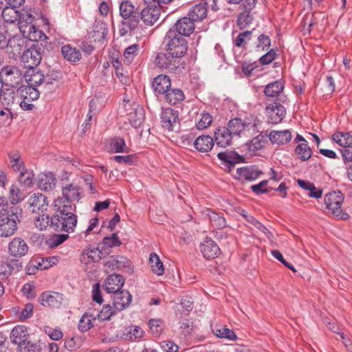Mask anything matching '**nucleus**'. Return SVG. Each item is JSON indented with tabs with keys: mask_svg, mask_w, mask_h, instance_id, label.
I'll list each match as a JSON object with an SVG mask.
<instances>
[{
	"mask_svg": "<svg viewBox=\"0 0 352 352\" xmlns=\"http://www.w3.org/2000/svg\"><path fill=\"white\" fill-rule=\"evenodd\" d=\"M161 14V6L146 7L141 12L140 17L146 25L152 26L157 23Z\"/></svg>",
	"mask_w": 352,
	"mask_h": 352,
	"instance_id": "14",
	"label": "nucleus"
},
{
	"mask_svg": "<svg viewBox=\"0 0 352 352\" xmlns=\"http://www.w3.org/2000/svg\"><path fill=\"white\" fill-rule=\"evenodd\" d=\"M164 50L180 58L187 52L188 42L186 38L178 34L173 29H170L166 34L164 41Z\"/></svg>",
	"mask_w": 352,
	"mask_h": 352,
	"instance_id": "2",
	"label": "nucleus"
},
{
	"mask_svg": "<svg viewBox=\"0 0 352 352\" xmlns=\"http://www.w3.org/2000/svg\"><path fill=\"white\" fill-rule=\"evenodd\" d=\"M343 200L344 196L340 191H333L327 194L324 197V204L327 208L331 210L332 214L336 217L346 220L349 219V215L341 209Z\"/></svg>",
	"mask_w": 352,
	"mask_h": 352,
	"instance_id": "4",
	"label": "nucleus"
},
{
	"mask_svg": "<svg viewBox=\"0 0 352 352\" xmlns=\"http://www.w3.org/2000/svg\"><path fill=\"white\" fill-rule=\"evenodd\" d=\"M21 98L28 101H34L39 98L38 89L30 85L22 86L17 89Z\"/></svg>",
	"mask_w": 352,
	"mask_h": 352,
	"instance_id": "34",
	"label": "nucleus"
},
{
	"mask_svg": "<svg viewBox=\"0 0 352 352\" xmlns=\"http://www.w3.org/2000/svg\"><path fill=\"white\" fill-rule=\"evenodd\" d=\"M28 209L32 212L47 210L48 201L47 197L42 193H34L28 198Z\"/></svg>",
	"mask_w": 352,
	"mask_h": 352,
	"instance_id": "11",
	"label": "nucleus"
},
{
	"mask_svg": "<svg viewBox=\"0 0 352 352\" xmlns=\"http://www.w3.org/2000/svg\"><path fill=\"white\" fill-rule=\"evenodd\" d=\"M218 158L224 162L230 172L234 165L243 161V157L234 151L219 152L217 153Z\"/></svg>",
	"mask_w": 352,
	"mask_h": 352,
	"instance_id": "21",
	"label": "nucleus"
},
{
	"mask_svg": "<svg viewBox=\"0 0 352 352\" xmlns=\"http://www.w3.org/2000/svg\"><path fill=\"white\" fill-rule=\"evenodd\" d=\"M105 254H109V252H103V250L100 249V246L96 248L87 247L81 253L80 261L85 265L96 263L101 260Z\"/></svg>",
	"mask_w": 352,
	"mask_h": 352,
	"instance_id": "10",
	"label": "nucleus"
},
{
	"mask_svg": "<svg viewBox=\"0 0 352 352\" xmlns=\"http://www.w3.org/2000/svg\"><path fill=\"white\" fill-rule=\"evenodd\" d=\"M180 58L170 52L160 53L155 58V65L161 69L175 72L179 65Z\"/></svg>",
	"mask_w": 352,
	"mask_h": 352,
	"instance_id": "9",
	"label": "nucleus"
},
{
	"mask_svg": "<svg viewBox=\"0 0 352 352\" xmlns=\"http://www.w3.org/2000/svg\"><path fill=\"white\" fill-rule=\"evenodd\" d=\"M124 279L122 276L113 274L109 275L106 278L103 284V287L107 293L113 294L120 290L121 287L124 285Z\"/></svg>",
	"mask_w": 352,
	"mask_h": 352,
	"instance_id": "19",
	"label": "nucleus"
},
{
	"mask_svg": "<svg viewBox=\"0 0 352 352\" xmlns=\"http://www.w3.org/2000/svg\"><path fill=\"white\" fill-rule=\"evenodd\" d=\"M265 110L269 122L274 124L280 123L285 115V108L280 103L270 104Z\"/></svg>",
	"mask_w": 352,
	"mask_h": 352,
	"instance_id": "12",
	"label": "nucleus"
},
{
	"mask_svg": "<svg viewBox=\"0 0 352 352\" xmlns=\"http://www.w3.org/2000/svg\"><path fill=\"white\" fill-rule=\"evenodd\" d=\"M164 98L170 104L175 105L184 99V94L179 89H169Z\"/></svg>",
	"mask_w": 352,
	"mask_h": 352,
	"instance_id": "38",
	"label": "nucleus"
},
{
	"mask_svg": "<svg viewBox=\"0 0 352 352\" xmlns=\"http://www.w3.org/2000/svg\"><path fill=\"white\" fill-rule=\"evenodd\" d=\"M104 265L107 273L113 270H124L131 273L133 270L131 261L123 256H111L104 261Z\"/></svg>",
	"mask_w": 352,
	"mask_h": 352,
	"instance_id": "8",
	"label": "nucleus"
},
{
	"mask_svg": "<svg viewBox=\"0 0 352 352\" xmlns=\"http://www.w3.org/2000/svg\"><path fill=\"white\" fill-rule=\"evenodd\" d=\"M256 123H246L243 122L241 118H234L230 120L226 126V129L230 131V133L234 137H238L241 133L245 131L246 129L250 130L252 128H256Z\"/></svg>",
	"mask_w": 352,
	"mask_h": 352,
	"instance_id": "17",
	"label": "nucleus"
},
{
	"mask_svg": "<svg viewBox=\"0 0 352 352\" xmlns=\"http://www.w3.org/2000/svg\"><path fill=\"white\" fill-rule=\"evenodd\" d=\"M243 217L247 221L254 226L256 228L259 229L261 231L264 232L269 238L272 235V233L265 227L262 223L257 221L254 217L250 214H243Z\"/></svg>",
	"mask_w": 352,
	"mask_h": 352,
	"instance_id": "54",
	"label": "nucleus"
},
{
	"mask_svg": "<svg viewBox=\"0 0 352 352\" xmlns=\"http://www.w3.org/2000/svg\"><path fill=\"white\" fill-rule=\"evenodd\" d=\"M194 146L198 151L206 153L213 147L214 140L210 135H201L195 140Z\"/></svg>",
	"mask_w": 352,
	"mask_h": 352,
	"instance_id": "30",
	"label": "nucleus"
},
{
	"mask_svg": "<svg viewBox=\"0 0 352 352\" xmlns=\"http://www.w3.org/2000/svg\"><path fill=\"white\" fill-rule=\"evenodd\" d=\"M143 334L144 331L140 327L138 326L130 327L128 329L126 333L124 334V338L126 340H133L142 338Z\"/></svg>",
	"mask_w": 352,
	"mask_h": 352,
	"instance_id": "51",
	"label": "nucleus"
},
{
	"mask_svg": "<svg viewBox=\"0 0 352 352\" xmlns=\"http://www.w3.org/2000/svg\"><path fill=\"white\" fill-rule=\"evenodd\" d=\"M112 149L115 153H127V147L126 146L125 142L122 138H116L113 140L112 143Z\"/></svg>",
	"mask_w": 352,
	"mask_h": 352,
	"instance_id": "61",
	"label": "nucleus"
},
{
	"mask_svg": "<svg viewBox=\"0 0 352 352\" xmlns=\"http://www.w3.org/2000/svg\"><path fill=\"white\" fill-rule=\"evenodd\" d=\"M295 153L301 161L308 160L312 155L311 149L307 143L299 144L295 149Z\"/></svg>",
	"mask_w": 352,
	"mask_h": 352,
	"instance_id": "44",
	"label": "nucleus"
},
{
	"mask_svg": "<svg viewBox=\"0 0 352 352\" xmlns=\"http://www.w3.org/2000/svg\"><path fill=\"white\" fill-rule=\"evenodd\" d=\"M56 209V214L51 217L50 228L54 231L67 232H72L77 223V217L74 214L76 206H67Z\"/></svg>",
	"mask_w": 352,
	"mask_h": 352,
	"instance_id": "1",
	"label": "nucleus"
},
{
	"mask_svg": "<svg viewBox=\"0 0 352 352\" xmlns=\"http://www.w3.org/2000/svg\"><path fill=\"white\" fill-rule=\"evenodd\" d=\"M144 115L142 109L135 110L133 113H130L129 121L132 126L138 127L143 120Z\"/></svg>",
	"mask_w": 352,
	"mask_h": 352,
	"instance_id": "57",
	"label": "nucleus"
},
{
	"mask_svg": "<svg viewBox=\"0 0 352 352\" xmlns=\"http://www.w3.org/2000/svg\"><path fill=\"white\" fill-rule=\"evenodd\" d=\"M267 133H261L248 143V150L252 152H256L261 150L267 142Z\"/></svg>",
	"mask_w": 352,
	"mask_h": 352,
	"instance_id": "33",
	"label": "nucleus"
},
{
	"mask_svg": "<svg viewBox=\"0 0 352 352\" xmlns=\"http://www.w3.org/2000/svg\"><path fill=\"white\" fill-rule=\"evenodd\" d=\"M34 16L28 11H23L19 14V28L23 33V30H28L30 26H34Z\"/></svg>",
	"mask_w": 352,
	"mask_h": 352,
	"instance_id": "39",
	"label": "nucleus"
},
{
	"mask_svg": "<svg viewBox=\"0 0 352 352\" xmlns=\"http://www.w3.org/2000/svg\"><path fill=\"white\" fill-rule=\"evenodd\" d=\"M206 3L196 4L189 10L188 16L195 22L202 21L207 15Z\"/></svg>",
	"mask_w": 352,
	"mask_h": 352,
	"instance_id": "29",
	"label": "nucleus"
},
{
	"mask_svg": "<svg viewBox=\"0 0 352 352\" xmlns=\"http://www.w3.org/2000/svg\"><path fill=\"white\" fill-rule=\"evenodd\" d=\"M17 229V223L16 219H11L9 217L3 218L0 220V236L8 237L14 234Z\"/></svg>",
	"mask_w": 352,
	"mask_h": 352,
	"instance_id": "27",
	"label": "nucleus"
},
{
	"mask_svg": "<svg viewBox=\"0 0 352 352\" xmlns=\"http://www.w3.org/2000/svg\"><path fill=\"white\" fill-rule=\"evenodd\" d=\"M34 175L32 172L22 171L19 177V182L25 187H30L33 184Z\"/></svg>",
	"mask_w": 352,
	"mask_h": 352,
	"instance_id": "55",
	"label": "nucleus"
},
{
	"mask_svg": "<svg viewBox=\"0 0 352 352\" xmlns=\"http://www.w3.org/2000/svg\"><path fill=\"white\" fill-rule=\"evenodd\" d=\"M200 251L207 259L214 258L220 254V249L218 245L210 239H206L200 245Z\"/></svg>",
	"mask_w": 352,
	"mask_h": 352,
	"instance_id": "23",
	"label": "nucleus"
},
{
	"mask_svg": "<svg viewBox=\"0 0 352 352\" xmlns=\"http://www.w3.org/2000/svg\"><path fill=\"white\" fill-rule=\"evenodd\" d=\"M229 3L239 4L241 8H246L248 10H253L255 7L256 0H227Z\"/></svg>",
	"mask_w": 352,
	"mask_h": 352,
	"instance_id": "63",
	"label": "nucleus"
},
{
	"mask_svg": "<svg viewBox=\"0 0 352 352\" xmlns=\"http://www.w3.org/2000/svg\"><path fill=\"white\" fill-rule=\"evenodd\" d=\"M44 47L42 43H36L27 49L21 56V61L25 68L34 69L42 59Z\"/></svg>",
	"mask_w": 352,
	"mask_h": 352,
	"instance_id": "5",
	"label": "nucleus"
},
{
	"mask_svg": "<svg viewBox=\"0 0 352 352\" xmlns=\"http://www.w3.org/2000/svg\"><path fill=\"white\" fill-rule=\"evenodd\" d=\"M56 183V177L52 173H41L38 175L37 186L41 190L50 191L55 188Z\"/></svg>",
	"mask_w": 352,
	"mask_h": 352,
	"instance_id": "26",
	"label": "nucleus"
},
{
	"mask_svg": "<svg viewBox=\"0 0 352 352\" xmlns=\"http://www.w3.org/2000/svg\"><path fill=\"white\" fill-rule=\"evenodd\" d=\"M2 83L12 88L17 87L22 81L23 74L19 68L14 65H6L0 71Z\"/></svg>",
	"mask_w": 352,
	"mask_h": 352,
	"instance_id": "6",
	"label": "nucleus"
},
{
	"mask_svg": "<svg viewBox=\"0 0 352 352\" xmlns=\"http://www.w3.org/2000/svg\"><path fill=\"white\" fill-rule=\"evenodd\" d=\"M12 119V112L8 106H0V120L3 124L10 123Z\"/></svg>",
	"mask_w": 352,
	"mask_h": 352,
	"instance_id": "60",
	"label": "nucleus"
},
{
	"mask_svg": "<svg viewBox=\"0 0 352 352\" xmlns=\"http://www.w3.org/2000/svg\"><path fill=\"white\" fill-rule=\"evenodd\" d=\"M139 45L138 44H133L128 47L124 53V60L127 64H130L133 60L134 57L137 55Z\"/></svg>",
	"mask_w": 352,
	"mask_h": 352,
	"instance_id": "56",
	"label": "nucleus"
},
{
	"mask_svg": "<svg viewBox=\"0 0 352 352\" xmlns=\"http://www.w3.org/2000/svg\"><path fill=\"white\" fill-rule=\"evenodd\" d=\"M111 298L114 309L122 311L131 304L132 296L128 291L120 290L112 294Z\"/></svg>",
	"mask_w": 352,
	"mask_h": 352,
	"instance_id": "13",
	"label": "nucleus"
},
{
	"mask_svg": "<svg viewBox=\"0 0 352 352\" xmlns=\"http://www.w3.org/2000/svg\"><path fill=\"white\" fill-rule=\"evenodd\" d=\"M68 239V234H56L52 236L47 241V243L50 248L57 247L62 244Z\"/></svg>",
	"mask_w": 352,
	"mask_h": 352,
	"instance_id": "52",
	"label": "nucleus"
},
{
	"mask_svg": "<svg viewBox=\"0 0 352 352\" xmlns=\"http://www.w3.org/2000/svg\"><path fill=\"white\" fill-rule=\"evenodd\" d=\"M152 272L158 276H161L164 272V267L160 257L155 253H151L149 257Z\"/></svg>",
	"mask_w": 352,
	"mask_h": 352,
	"instance_id": "40",
	"label": "nucleus"
},
{
	"mask_svg": "<svg viewBox=\"0 0 352 352\" xmlns=\"http://www.w3.org/2000/svg\"><path fill=\"white\" fill-rule=\"evenodd\" d=\"M234 136L226 127L219 128L214 132V141L218 146L226 147L230 146Z\"/></svg>",
	"mask_w": 352,
	"mask_h": 352,
	"instance_id": "25",
	"label": "nucleus"
},
{
	"mask_svg": "<svg viewBox=\"0 0 352 352\" xmlns=\"http://www.w3.org/2000/svg\"><path fill=\"white\" fill-rule=\"evenodd\" d=\"M28 85L36 87L44 82L45 76L40 72H35L34 69H29L24 74Z\"/></svg>",
	"mask_w": 352,
	"mask_h": 352,
	"instance_id": "31",
	"label": "nucleus"
},
{
	"mask_svg": "<svg viewBox=\"0 0 352 352\" xmlns=\"http://www.w3.org/2000/svg\"><path fill=\"white\" fill-rule=\"evenodd\" d=\"M24 198V195L19 188L12 184L9 190L8 199L12 204L16 205L21 201Z\"/></svg>",
	"mask_w": 352,
	"mask_h": 352,
	"instance_id": "45",
	"label": "nucleus"
},
{
	"mask_svg": "<svg viewBox=\"0 0 352 352\" xmlns=\"http://www.w3.org/2000/svg\"><path fill=\"white\" fill-rule=\"evenodd\" d=\"M0 94L3 100L6 101V106L10 107L11 104H14L16 95L14 88L2 89V91Z\"/></svg>",
	"mask_w": 352,
	"mask_h": 352,
	"instance_id": "50",
	"label": "nucleus"
},
{
	"mask_svg": "<svg viewBox=\"0 0 352 352\" xmlns=\"http://www.w3.org/2000/svg\"><path fill=\"white\" fill-rule=\"evenodd\" d=\"M283 89V83L280 80H277L267 85L264 90V93L267 97H275L280 94Z\"/></svg>",
	"mask_w": 352,
	"mask_h": 352,
	"instance_id": "42",
	"label": "nucleus"
},
{
	"mask_svg": "<svg viewBox=\"0 0 352 352\" xmlns=\"http://www.w3.org/2000/svg\"><path fill=\"white\" fill-rule=\"evenodd\" d=\"M211 327L213 333L218 338H226L229 340H235L237 338L236 333L226 326L215 324L212 325Z\"/></svg>",
	"mask_w": 352,
	"mask_h": 352,
	"instance_id": "32",
	"label": "nucleus"
},
{
	"mask_svg": "<svg viewBox=\"0 0 352 352\" xmlns=\"http://www.w3.org/2000/svg\"><path fill=\"white\" fill-rule=\"evenodd\" d=\"M63 57L69 62H76L80 59L81 54L79 50L72 47L70 45H65L61 48Z\"/></svg>",
	"mask_w": 352,
	"mask_h": 352,
	"instance_id": "37",
	"label": "nucleus"
},
{
	"mask_svg": "<svg viewBox=\"0 0 352 352\" xmlns=\"http://www.w3.org/2000/svg\"><path fill=\"white\" fill-rule=\"evenodd\" d=\"M16 8L8 6L3 10L2 17L6 22L12 23L18 21L20 13Z\"/></svg>",
	"mask_w": 352,
	"mask_h": 352,
	"instance_id": "43",
	"label": "nucleus"
},
{
	"mask_svg": "<svg viewBox=\"0 0 352 352\" xmlns=\"http://www.w3.org/2000/svg\"><path fill=\"white\" fill-rule=\"evenodd\" d=\"M195 21L190 17L184 16L177 20L175 25V30L181 36H190L195 30Z\"/></svg>",
	"mask_w": 352,
	"mask_h": 352,
	"instance_id": "20",
	"label": "nucleus"
},
{
	"mask_svg": "<svg viewBox=\"0 0 352 352\" xmlns=\"http://www.w3.org/2000/svg\"><path fill=\"white\" fill-rule=\"evenodd\" d=\"M82 188L74 184H67L62 187V196L54 200V206L59 208L67 206H76V201L81 199Z\"/></svg>",
	"mask_w": 352,
	"mask_h": 352,
	"instance_id": "3",
	"label": "nucleus"
},
{
	"mask_svg": "<svg viewBox=\"0 0 352 352\" xmlns=\"http://www.w3.org/2000/svg\"><path fill=\"white\" fill-rule=\"evenodd\" d=\"M27 243L20 237L14 238L8 244V252L13 257H22L28 252Z\"/></svg>",
	"mask_w": 352,
	"mask_h": 352,
	"instance_id": "15",
	"label": "nucleus"
},
{
	"mask_svg": "<svg viewBox=\"0 0 352 352\" xmlns=\"http://www.w3.org/2000/svg\"><path fill=\"white\" fill-rule=\"evenodd\" d=\"M212 122V116L207 112L201 114V118L196 124V127L199 130H204L208 128Z\"/></svg>",
	"mask_w": 352,
	"mask_h": 352,
	"instance_id": "49",
	"label": "nucleus"
},
{
	"mask_svg": "<svg viewBox=\"0 0 352 352\" xmlns=\"http://www.w3.org/2000/svg\"><path fill=\"white\" fill-rule=\"evenodd\" d=\"M95 320V317L92 315L85 313L81 317L78 323V329L81 332H86L89 330L93 326V320Z\"/></svg>",
	"mask_w": 352,
	"mask_h": 352,
	"instance_id": "47",
	"label": "nucleus"
},
{
	"mask_svg": "<svg viewBox=\"0 0 352 352\" xmlns=\"http://www.w3.org/2000/svg\"><path fill=\"white\" fill-rule=\"evenodd\" d=\"M7 31L0 32V50H4L15 41V38H10Z\"/></svg>",
	"mask_w": 352,
	"mask_h": 352,
	"instance_id": "59",
	"label": "nucleus"
},
{
	"mask_svg": "<svg viewBox=\"0 0 352 352\" xmlns=\"http://www.w3.org/2000/svg\"><path fill=\"white\" fill-rule=\"evenodd\" d=\"M133 9V5L130 1H123L120 5V15L125 19H130L131 17L135 18L132 16Z\"/></svg>",
	"mask_w": 352,
	"mask_h": 352,
	"instance_id": "48",
	"label": "nucleus"
},
{
	"mask_svg": "<svg viewBox=\"0 0 352 352\" xmlns=\"http://www.w3.org/2000/svg\"><path fill=\"white\" fill-rule=\"evenodd\" d=\"M252 31H245L240 33L234 40V45L236 47H244L248 41L250 40Z\"/></svg>",
	"mask_w": 352,
	"mask_h": 352,
	"instance_id": "53",
	"label": "nucleus"
},
{
	"mask_svg": "<svg viewBox=\"0 0 352 352\" xmlns=\"http://www.w3.org/2000/svg\"><path fill=\"white\" fill-rule=\"evenodd\" d=\"M161 348L166 352H177L178 346L169 340H164L160 343Z\"/></svg>",
	"mask_w": 352,
	"mask_h": 352,
	"instance_id": "64",
	"label": "nucleus"
},
{
	"mask_svg": "<svg viewBox=\"0 0 352 352\" xmlns=\"http://www.w3.org/2000/svg\"><path fill=\"white\" fill-rule=\"evenodd\" d=\"M22 34L30 41H35L36 43H38L39 41H43L47 38L44 32L38 30L35 25L30 26L28 30H23Z\"/></svg>",
	"mask_w": 352,
	"mask_h": 352,
	"instance_id": "36",
	"label": "nucleus"
},
{
	"mask_svg": "<svg viewBox=\"0 0 352 352\" xmlns=\"http://www.w3.org/2000/svg\"><path fill=\"white\" fill-rule=\"evenodd\" d=\"M29 333L25 326H16L11 331V341L19 345V351L23 352V350L30 351L33 349L34 344L28 340Z\"/></svg>",
	"mask_w": 352,
	"mask_h": 352,
	"instance_id": "7",
	"label": "nucleus"
},
{
	"mask_svg": "<svg viewBox=\"0 0 352 352\" xmlns=\"http://www.w3.org/2000/svg\"><path fill=\"white\" fill-rule=\"evenodd\" d=\"M267 136L271 143L276 145L287 144L292 139V133L289 130L272 131Z\"/></svg>",
	"mask_w": 352,
	"mask_h": 352,
	"instance_id": "24",
	"label": "nucleus"
},
{
	"mask_svg": "<svg viewBox=\"0 0 352 352\" xmlns=\"http://www.w3.org/2000/svg\"><path fill=\"white\" fill-rule=\"evenodd\" d=\"M102 245L109 248L120 246L121 245V241H120L117 234L113 233L111 236H106L103 239Z\"/></svg>",
	"mask_w": 352,
	"mask_h": 352,
	"instance_id": "62",
	"label": "nucleus"
},
{
	"mask_svg": "<svg viewBox=\"0 0 352 352\" xmlns=\"http://www.w3.org/2000/svg\"><path fill=\"white\" fill-rule=\"evenodd\" d=\"M170 79L166 75H159L153 81V89L161 94H165L170 89Z\"/></svg>",
	"mask_w": 352,
	"mask_h": 352,
	"instance_id": "28",
	"label": "nucleus"
},
{
	"mask_svg": "<svg viewBox=\"0 0 352 352\" xmlns=\"http://www.w3.org/2000/svg\"><path fill=\"white\" fill-rule=\"evenodd\" d=\"M332 139L339 145L346 148L352 146V135L349 133H338L332 135Z\"/></svg>",
	"mask_w": 352,
	"mask_h": 352,
	"instance_id": "41",
	"label": "nucleus"
},
{
	"mask_svg": "<svg viewBox=\"0 0 352 352\" xmlns=\"http://www.w3.org/2000/svg\"><path fill=\"white\" fill-rule=\"evenodd\" d=\"M262 174L256 166H245L236 170V179L241 181H253Z\"/></svg>",
	"mask_w": 352,
	"mask_h": 352,
	"instance_id": "16",
	"label": "nucleus"
},
{
	"mask_svg": "<svg viewBox=\"0 0 352 352\" xmlns=\"http://www.w3.org/2000/svg\"><path fill=\"white\" fill-rule=\"evenodd\" d=\"M116 310L114 307H111L109 305H107L102 307L100 311L98 314V318L100 320H109L111 316L116 313Z\"/></svg>",
	"mask_w": 352,
	"mask_h": 352,
	"instance_id": "58",
	"label": "nucleus"
},
{
	"mask_svg": "<svg viewBox=\"0 0 352 352\" xmlns=\"http://www.w3.org/2000/svg\"><path fill=\"white\" fill-rule=\"evenodd\" d=\"M161 119L163 127L169 131L173 130L178 124L177 111L170 108L165 109L162 113Z\"/></svg>",
	"mask_w": 352,
	"mask_h": 352,
	"instance_id": "22",
	"label": "nucleus"
},
{
	"mask_svg": "<svg viewBox=\"0 0 352 352\" xmlns=\"http://www.w3.org/2000/svg\"><path fill=\"white\" fill-rule=\"evenodd\" d=\"M241 8L243 9L244 11L239 13L236 19V25L240 30H244L252 23L253 16L250 14L252 10H248L246 8Z\"/></svg>",
	"mask_w": 352,
	"mask_h": 352,
	"instance_id": "35",
	"label": "nucleus"
},
{
	"mask_svg": "<svg viewBox=\"0 0 352 352\" xmlns=\"http://www.w3.org/2000/svg\"><path fill=\"white\" fill-rule=\"evenodd\" d=\"M34 223L37 229L40 230H44L48 226L50 227L51 218H50L48 214L43 213L41 214H38L34 218Z\"/></svg>",
	"mask_w": 352,
	"mask_h": 352,
	"instance_id": "46",
	"label": "nucleus"
},
{
	"mask_svg": "<svg viewBox=\"0 0 352 352\" xmlns=\"http://www.w3.org/2000/svg\"><path fill=\"white\" fill-rule=\"evenodd\" d=\"M63 294L58 292H43L39 297L40 302L45 307L58 308L62 304Z\"/></svg>",
	"mask_w": 352,
	"mask_h": 352,
	"instance_id": "18",
	"label": "nucleus"
}]
</instances>
